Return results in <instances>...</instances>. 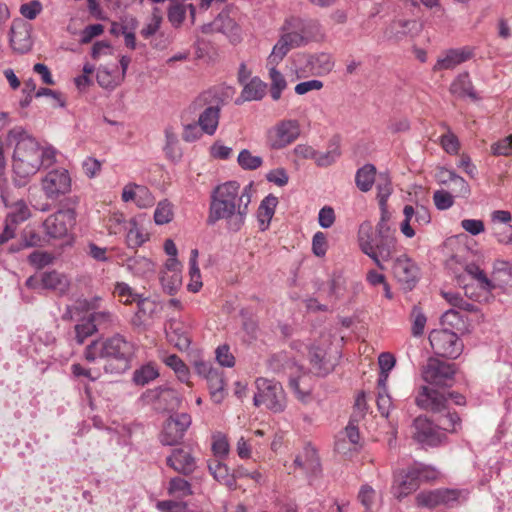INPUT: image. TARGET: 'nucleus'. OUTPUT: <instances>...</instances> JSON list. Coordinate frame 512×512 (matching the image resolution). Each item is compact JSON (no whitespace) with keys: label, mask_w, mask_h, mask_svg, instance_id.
<instances>
[{"label":"nucleus","mask_w":512,"mask_h":512,"mask_svg":"<svg viewBox=\"0 0 512 512\" xmlns=\"http://www.w3.org/2000/svg\"><path fill=\"white\" fill-rule=\"evenodd\" d=\"M413 438L423 447H436L442 444L446 435L427 418L419 416L413 421Z\"/></svg>","instance_id":"14"},{"label":"nucleus","mask_w":512,"mask_h":512,"mask_svg":"<svg viewBox=\"0 0 512 512\" xmlns=\"http://www.w3.org/2000/svg\"><path fill=\"white\" fill-rule=\"evenodd\" d=\"M30 217V210L23 200H18L11 206V211L7 214L6 219L12 224L18 225L26 221Z\"/></svg>","instance_id":"42"},{"label":"nucleus","mask_w":512,"mask_h":512,"mask_svg":"<svg viewBox=\"0 0 512 512\" xmlns=\"http://www.w3.org/2000/svg\"><path fill=\"white\" fill-rule=\"evenodd\" d=\"M75 340L77 344L82 345L85 340L94 335L98 330L90 315L83 317L74 327Z\"/></svg>","instance_id":"37"},{"label":"nucleus","mask_w":512,"mask_h":512,"mask_svg":"<svg viewBox=\"0 0 512 512\" xmlns=\"http://www.w3.org/2000/svg\"><path fill=\"white\" fill-rule=\"evenodd\" d=\"M166 336L176 348L181 351L187 350L191 340L188 336L187 328L181 322L171 320L165 328Z\"/></svg>","instance_id":"23"},{"label":"nucleus","mask_w":512,"mask_h":512,"mask_svg":"<svg viewBox=\"0 0 512 512\" xmlns=\"http://www.w3.org/2000/svg\"><path fill=\"white\" fill-rule=\"evenodd\" d=\"M97 330L109 329L119 324L118 317L108 310L94 311L89 314Z\"/></svg>","instance_id":"38"},{"label":"nucleus","mask_w":512,"mask_h":512,"mask_svg":"<svg viewBox=\"0 0 512 512\" xmlns=\"http://www.w3.org/2000/svg\"><path fill=\"white\" fill-rule=\"evenodd\" d=\"M450 92L460 98L468 97L472 101H478L480 97L474 90L472 81L467 72L459 74L450 85Z\"/></svg>","instance_id":"25"},{"label":"nucleus","mask_w":512,"mask_h":512,"mask_svg":"<svg viewBox=\"0 0 512 512\" xmlns=\"http://www.w3.org/2000/svg\"><path fill=\"white\" fill-rule=\"evenodd\" d=\"M208 470L217 482L227 486L229 490H236L235 470L230 473L228 466L220 460L210 461L208 463Z\"/></svg>","instance_id":"24"},{"label":"nucleus","mask_w":512,"mask_h":512,"mask_svg":"<svg viewBox=\"0 0 512 512\" xmlns=\"http://www.w3.org/2000/svg\"><path fill=\"white\" fill-rule=\"evenodd\" d=\"M300 132V124L297 120H281L267 130V145L274 150L283 149L293 143L300 136Z\"/></svg>","instance_id":"7"},{"label":"nucleus","mask_w":512,"mask_h":512,"mask_svg":"<svg viewBox=\"0 0 512 512\" xmlns=\"http://www.w3.org/2000/svg\"><path fill=\"white\" fill-rule=\"evenodd\" d=\"M466 272L476 279L483 289L490 290L494 286L491 281L487 278L486 274L479 266L475 264H469L466 267Z\"/></svg>","instance_id":"61"},{"label":"nucleus","mask_w":512,"mask_h":512,"mask_svg":"<svg viewBox=\"0 0 512 512\" xmlns=\"http://www.w3.org/2000/svg\"><path fill=\"white\" fill-rule=\"evenodd\" d=\"M251 202L250 186L241 190L236 181L217 185L211 192L207 224L225 220L230 231H239L245 223Z\"/></svg>","instance_id":"1"},{"label":"nucleus","mask_w":512,"mask_h":512,"mask_svg":"<svg viewBox=\"0 0 512 512\" xmlns=\"http://www.w3.org/2000/svg\"><path fill=\"white\" fill-rule=\"evenodd\" d=\"M416 475H418L417 471H413L411 467L405 473H401L396 476L392 486V493L394 497L398 500H402L409 494L416 491L420 486Z\"/></svg>","instance_id":"21"},{"label":"nucleus","mask_w":512,"mask_h":512,"mask_svg":"<svg viewBox=\"0 0 512 512\" xmlns=\"http://www.w3.org/2000/svg\"><path fill=\"white\" fill-rule=\"evenodd\" d=\"M306 43L300 32L290 26V18L281 27V36L268 57L269 64H279L291 49L304 47Z\"/></svg>","instance_id":"8"},{"label":"nucleus","mask_w":512,"mask_h":512,"mask_svg":"<svg viewBox=\"0 0 512 512\" xmlns=\"http://www.w3.org/2000/svg\"><path fill=\"white\" fill-rule=\"evenodd\" d=\"M307 65L315 75H325L332 71L334 61L330 54L325 52L309 55Z\"/></svg>","instance_id":"31"},{"label":"nucleus","mask_w":512,"mask_h":512,"mask_svg":"<svg viewBox=\"0 0 512 512\" xmlns=\"http://www.w3.org/2000/svg\"><path fill=\"white\" fill-rule=\"evenodd\" d=\"M309 359L313 372L318 376H325L334 368V364L326 357V351L318 346L310 347Z\"/></svg>","instance_id":"26"},{"label":"nucleus","mask_w":512,"mask_h":512,"mask_svg":"<svg viewBox=\"0 0 512 512\" xmlns=\"http://www.w3.org/2000/svg\"><path fill=\"white\" fill-rule=\"evenodd\" d=\"M160 281L164 291L169 295H174L182 283L181 273L162 272Z\"/></svg>","instance_id":"46"},{"label":"nucleus","mask_w":512,"mask_h":512,"mask_svg":"<svg viewBox=\"0 0 512 512\" xmlns=\"http://www.w3.org/2000/svg\"><path fill=\"white\" fill-rule=\"evenodd\" d=\"M72 180L65 168L49 170L41 179V188L47 199L56 200L71 191Z\"/></svg>","instance_id":"9"},{"label":"nucleus","mask_w":512,"mask_h":512,"mask_svg":"<svg viewBox=\"0 0 512 512\" xmlns=\"http://www.w3.org/2000/svg\"><path fill=\"white\" fill-rule=\"evenodd\" d=\"M9 42L12 50L25 54L32 49L31 26L22 19H14L10 28Z\"/></svg>","instance_id":"16"},{"label":"nucleus","mask_w":512,"mask_h":512,"mask_svg":"<svg viewBox=\"0 0 512 512\" xmlns=\"http://www.w3.org/2000/svg\"><path fill=\"white\" fill-rule=\"evenodd\" d=\"M455 374L454 365L429 358L422 368V377L425 382L436 386H450Z\"/></svg>","instance_id":"13"},{"label":"nucleus","mask_w":512,"mask_h":512,"mask_svg":"<svg viewBox=\"0 0 512 512\" xmlns=\"http://www.w3.org/2000/svg\"><path fill=\"white\" fill-rule=\"evenodd\" d=\"M392 272L405 290H412L419 280V268L407 254L393 259Z\"/></svg>","instance_id":"15"},{"label":"nucleus","mask_w":512,"mask_h":512,"mask_svg":"<svg viewBox=\"0 0 512 512\" xmlns=\"http://www.w3.org/2000/svg\"><path fill=\"white\" fill-rule=\"evenodd\" d=\"M277 204L278 198L272 194H269L261 201L257 211V219L261 231H265L269 227Z\"/></svg>","instance_id":"29"},{"label":"nucleus","mask_w":512,"mask_h":512,"mask_svg":"<svg viewBox=\"0 0 512 512\" xmlns=\"http://www.w3.org/2000/svg\"><path fill=\"white\" fill-rule=\"evenodd\" d=\"M155 199L149 189L138 185L135 203L140 208H148L154 205Z\"/></svg>","instance_id":"63"},{"label":"nucleus","mask_w":512,"mask_h":512,"mask_svg":"<svg viewBox=\"0 0 512 512\" xmlns=\"http://www.w3.org/2000/svg\"><path fill=\"white\" fill-rule=\"evenodd\" d=\"M290 26L300 32V35L304 37L306 45L311 41H317L324 38L322 26L319 21L315 19L291 17Z\"/></svg>","instance_id":"20"},{"label":"nucleus","mask_w":512,"mask_h":512,"mask_svg":"<svg viewBox=\"0 0 512 512\" xmlns=\"http://www.w3.org/2000/svg\"><path fill=\"white\" fill-rule=\"evenodd\" d=\"M429 342L435 354L445 358L456 359L463 351L462 341L448 328L432 330Z\"/></svg>","instance_id":"6"},{"label":"nucleus","mask_w":512,"mask_h":512,"mask_svg":"<svg viewBox=\"0 0 512 512\" xmlns=\"http://www.w3.org/2000/svg\"><path fill=\"white\" fill-rule=\"evenodd\" d=\"M124 267L133 275L138 277H149L154 273L153 262L140 255L130 257L126 260Z\"/></svg>","instance_id":"30"},{"label":"nucleus","mask_w":512,"mask_h":512,"mask_svg":"<svg viewBox=\"0 0 512 512\" xmlns=\"http://www.w3.org/2000/svg\"><path fill=\"white\" fill-rule=\"evenodd\" d=\"M412 317H413V324H412V335L414 337H419L423 334L424 328L427 322V318L422 312V310L414 306L412 309Z\"/></svg>","instance_id":"58"},{"label":"nucleus","mask_w":512,"mask_h":512,"mask_svg":"<svg viewBox=\"0 0 512 512\" xmlns=\"http://www.w3.org/2000/svg\"><path fill=\"white\" fill-rule=\"evenodd\" d=\"M237 162L244 170H256L263 164L260 156L253 155L250 150L243 149L238 154Z\"/></svg>","instance_id":"44"},{"label":"nucleus","mask_w":512,"mask_h":512,"mask_svg":"<svg viewBox=\"0 0 512 512\" xmlns=\"http://www.w3.org/2000/svg\"><path fill=\"white\" fill-rule=\"evenodd\" d=\"M419 31L420 24L416 20L408 19L394 20L388 28L390 37H393L396 40H401L407 35H417Z\"/></svg>","instance_id":"27"},{"label":"nucleus","mask_w":512,"mask_h":512,"mask_svg":"<svg viewBox=\"0 0 512 512\" xmlns=\"http://www.w3.org/2000/svg\"><path fill=\"white\" fill-rule=\"evenodd\" d=\"M347 290V280L340 273H334L329 282V297L340 299L345 295Z\"/></svg>","instance_id":"45"},{"label":"nucleus","mask_w":512,"mask_h":512,"mask_svg":"<svg viewBox=\"0 0 512 512\" xmlns=\"http://www.w3.org/2000/svg\"><path fill=\"white\" fill-rule=\"evenodd\" d=\"M418 407L441 413L446 409L447 398L435 389L422 386L415 398Z\"/></svg>","instance_id":"19"},{"label":"nucleus","mask_w":512,"mask_h":512,"mask_svg":"<svg viewBox=\"0 0 512 512\" xmlns=\"http://www.w3.org/2000/svg\"><path fill=\"white\" fill-rule=\"evenodd\" d=\"M473 55L470 48L450 49L442 57H439L433 70H450L469 60Z\"/></svg>","instance_id":"22"},{"label":"nucleus","mask_w":512,"mask_h":512,"mask_svg":"<svg viewBox=\"0 0 512 512\" xmlns=\"http://www.w3.org/2000/svg\"><path fill=\"white\" fill-rule=\"evenodd\" d=\"M377 199L379 206H383L387 203L388 198L392 193L391 180L387 174H380L377 180Z\"/></svg>","instance_id":"47"},{"label":"nucleus","mask_w":512,"mask_h":512,"mask_svg":"<svg viewBox=\"0 0 512 512\" xmlns=\"http://www.w3.org/2000/svg\"><path fill=\"white\" fill-rule=\"evenodd\" d=\"M295 363L286 353H278L273 355L269 360V369L275 373L285 372L291 369Z\"/></svg>","instance_id":"49"},{"label":"nucleus","mask_w":512,"mask_h":512,"mask_svg":"<svg viewBox=\"0 0 512 512\" xmlns=\"http://www.w3.org/2000/svg\"><path fill=\"white\" fill-rule=\"evenodd\" d=\"M41 284L44 289L57 290L61 293L66 292L69 287L67 278L57 271L43 273L41 276Z\"/></svg>","instance_id":"33"},{"label":"nucleus","mask_w":512,"mask_h":512,"mask_svg":"<svg viewBox=\"0 0 512 512\" xmlns=\"http://www.w3.org/2000/svg\"><path fill=\"white\" fill-rule=\"evenodd\" d=\"M192 423L187 413H174L164 423L159 440L164 446H175L181 443L185 432Z\"/></svg>","instance_id":"11"},{"label":"nucleus","mask_w":512,"mask_h":512,"mask_svg":"<svg viewBox=\"0 0 512 512\" xmlns=\"http://www.w3.org/2000/svg\"><path fill=\"white\" fill-rule=\"evenodd\" d=\"M211 96L212 93L207 91L202 93L196 101V104L199 106L207 104V107L199 115L198 125L201 130L208 135L215 134L221 111L220 100L215 99L214 101H210Z\"/></svg>","instance_id":"12"},{"label":"nucleus","mask_w":512,"mask_h":512,"mask_svg":"<svg viewBox=\"0 0 512 512\" xmlns=\"http://www.w3.org/2000/svg\"><path fill=\"white\" fill-rule=\"evenodd\" d=\"M165 138H166V144H165L164 150H165L166 156L173 161L179 160L181 157V153L178 148L177 135L170 128H167L165 130Z\"/></svg>","instance_id":"48"},{"label":"nucleus","mask_w":512,"mask_h":512,"mask_svg":"<svg viewBox=\"0 0 512 512\" xmlns=\"http://www.w3.org/2000/svg\"><path fill=\"white\" fill-rule=\"evenodd\" d=\"M257 392L253 401L255 406L265 405L269 410L279 413L286 408V396L280 382L260 377L255 382Z\"/></svg>","instance_id":"5"},{"label":"nucleus","mask_w":512,"mask_h":512,"mask_svg":"<svg viewBox=\"0 0 512 512\" xmlns=\"http://www.w3.org/2000/svg\"><path fill=\"white\" fill-rule=\"evenodd\" d=\"M449 173V180L452 191L457 197H466L470 193V187L466 180L456 174L454 171H447Z\"/></svg>","instance_id":"51"},{"label":"nucleus","mask_w":512,"mask_h":512,"mask_svg":"<svg viewBox=\"0 0 512 512\" xmlns=\"http://www.w3.org/2000/svg\"><path fill=\"white\" fill-rule=\"evenodd\" d=\"M168 493L176 498H185L193 494L191 484L179 476L173 477L169 481Z\"/></svg>","instance_id":"39"},{"label":"nucleus","mask_w":512,"mask_h":512,"mask_svg":"<svg viewBox=\"0 0 512 512\" xmlns=\"http://www.w3.org/2000/svg\"><path fill=\"white\" fill-rule=\"evenodd\" d=\"M269 78L271 81L270 84V94L274 101H277L280 99L282 92L287 87V82L284 77V75L277 70L276 66L278 64H269Z\"/></svg>","instance_id":"36"},{"label":"nucleus","mask_w":512,"mask_h":512,"mask_svg":"<svg viewBox=\"0 0 512 512\" xmlns=\"http://www.w3.org/2000/svg\"><path fill=\"white\" fill-rule=\"evenodd\" d=\"M166 464L184 476L193 474L198 467L197 459L192 454L191 449L185 447L174 448L166 458Z\"/></svg>","instance_id":"17"},{"label":"nucleus","mask_w":512,"mask_h":512,"mask_svg":"<svg viewBox=\"0 0 512 512\" xmlns=\"http://www.w3.org/2000/svg\"><path fill=\"white\" fill-rule=\"evenodd\" d=\"M186 15V7L182 3H175L170 5L167 11V17L169 22L174 26H180Z\"/></svg>","instance_id":"55"},{"label":"nucleus","mask_w":512,"mask_h":512,"mask_svg":"<svg viewBox=\"0 0 512 512\" xmlns=\"http://www.w3.org/2000/svg\"><path fill=\"white\" fill-rule=\"evenodd\" d=\"M376 497L375 490L368 484L362 485L359 493L358 499L361 504L365 507L366 512L372 508Z\"/></svg>","instance_id":"62"},{"label":"nucleus","mask_w":512,"mask_h":512,"mask_svg":"<svg viewBox=\"0 0 512 512\" xmlns=\"http://www.w3.org/2000/svg\"><path fill=\"white\" fill-rule=\"evenodd\" d=\"M164 362L167 366L174 370L181 382L188 383L190 377L189 368L180 357H178L176 354H171L165 358Z\"/></svg>","instance_id":"40"},{"label":"nucleus","mask_w":512,"mask_h":512,"mask_svg":"<svg viewBox=\"0 0 512 512\" xmlns=\"http://www.w3.org/2000/svg\"><path fill=\"white\" fill-rule=\"evenodd\" d=\"M358 243L360 250L381 270L385 269L384 262L393 261L398 248L395 236L374 237L373 226L368 221L359 226Z\"/></svg>","instance_id":"4"},{"label":"nucleus","mask_w":512,"mask_h":512,"mask_svg":"<svg viewBox=\"0 0 512 512\" xmlns=\"http://www.w3.org/2000/svg\"><path fill=\"white\" fill-rule=\"evenodd\" d=\"M76 212L73 209L59 210L49 215L42 223V229L47 241L63 239L75 225Z\"/></svg>","instance_id":"10"},{"label":"nucleus","mask_w":512,"mask_h":512,"mask_svg":"<svg viewBox=\"0 0 512 512\" xmlns=\"http://www.w3.org/2000/svg\"><path fill=\"white\" fill-rule=\"evenodd\" d=\"M206 380L208 383L212 401L216 404H220L225 397V382L223 372L217 369L215 370V372H212V374L208 376Z\"/></svg>","instance_id":"32"},{"label":"nucleus","mask_w":512,"mask_h":512,"mask_svg":"<svg viewBox=\"0 0 512 512\" xmlns=\"http://www.w3.org/2000/svg\"><path fill=\"white\" fill-rule=\"evenodd\" d=\"M340 156V150L337 145L333 144L328 151L323 153L316 152L315 162L318 166H329L334 163Z\"/></svg>","instance_id":"57"},{"label":"nucleus","mask_w":512,"mask_h":512,"mask_svg":"<svg viewBox=\"0 0 512 512\" xmlns=\"http://www.w3.org/2000/svg\"><path fill=\"white\" fill-rule=\"evenodd\" d=\"M495 156H510L512 154V135L504 137L491 145Z\"/></svg>","instance_id":"59"},{"label":"nucleus","mask_w":512,"mask_h":512,"mask_svg":"<svg viewBox=\"0 0 512 512\" xmlns=\"http://www.w3.org/2000/svg\"><path fill=\"white\" fill-rule=\"evenodd\" d=\"M45 242H48L45 236L42 237L35 231H28L24 234L21 244L18 247L12 245L9 250L10 252H17L22 248L43 246Z\"/></svg>","instance_id":"50"},{"label":"nucleus","mask_w":512,"mask_h":512,"mask_svg":"<svg viewBox=\"0 0 512 512\" xmlns=\"http://www.w3.org/2000/svg\"><path fill=\"white\" fill-rule=\"evenodd\" d=\"M135 351V344L117 333L102 341H92L86 347L84 357L89 362L98 358L112 359L118 363L117 372H123L130 367Z\"/></svg>","instance_id":"3"},{"label":"nucleus","mask_w":512,"mask_h":512,"mask_svg":"<svg viewBox=\"0 0 512 512\" xmlns=\"http://www.w3.org/2000/svg\"><path fill=\"white\" fill-rule=\"evenodd\" d=\"M267 84L259 77H253L243 84L240 99L246 101H259L266 95Z\"/></svg>","instance_id":"28"},{"label":"nucleus","mask_w":512,"mask_h":512,"mask_svg":"<svg viewBox=\"0 0 512 512\" xmlns=\"http://www.w3.org/2000/svg\"><path fill=\"white\" fill-rule=\"evenodd\" d=\"M375 176V166L373 164H365L356 172L355 183L357 188L362 192H368L375 182Z\"/></svg>","instance_id":"34"},{"label":"nucleus","mask_w":512,"mask_h":512,"mask_svg":"<svg viewBox=\"0 0 512 512\" xmlns=\"http://www.w3.org/2000/svg\"><path fill=\"white\" fill-rule=\"evenodd\" d=\"M459 493L456 490L436 489L427 492H420L416 496L419 506L434 508L439 505L450 506L457 501Z\"/></svg>","instance_id":"18"},{"label":"nucleus","mask_w":512,"mask_h":512,"mask_svg":"<svg viewBox=\"0 0 512 512\" xmlns=\"http://www.w3.org/2000/svg\"><path fill=\"white\" fill-rule=\"evenodd\" d=\"M54 257L45 251H34L28 256L29 263L37 269H41L51 264Z\"/></svg>","instance_id":"60"},{"label":"nucleus","mask_w":512,"mask_h":512,"mask_svg":"<svg viewBox=\"0 0 512 512\" xmlns=\"http://www.w3.org/2000/svg\"><path fill=\"white\" fill-rule=\"evenodd\" d=\"M162 23V16L158 8H153L150 21L142 28L141 35L148 39L153 36L160 28Z\"/></svg>","instance_id":"54"},{"label":"nucleus","mask_w":512,"mask_h":512,"mask_svg":"<svg viewBox=\"0 0 512 512\" xmlns=\"http://www.w3.org/2000/svg\"><path fill=\"white\" fill-rule=\"evenodd\" d=\"M9 145H15L13 153V170L15 184L24 186L28 179L41 168V146L24 128L16 126L7 135Z\"/></svg>","instance_id":"2"},{"label":"nucleus","mask_w":512,"mask_h":512,"mask_svg":"<svg viewBox=\"0 0 512 512\" xmlns=\"http://www.w3.org/2000/svg\"><path fill=\"white\" fill-rule=\"evenodd\" d=\"M404 220L400 225L401 232L407 237L412 238L415 235L414 225L415 207L406 205L403 209Z\"/></svg>","instance_id":"53"},{"label":"nucleus","mask_w":512,"mask_h":512,"mask_svg":"<svg viewBox=\"0 0 512 512\" xmlns=\"http://www.w3.org/2000/svg\"><path fill=\"white\" fill-rule=\"evenodd\" d=\"M172 205L167 200L158 203L154 212V221L158 225L167 224L172 220Z\"/></svg>","instance_id":"52"},{"label":"nucleus","mask_w":512,"mask_h":512,"mask_svg":"<svg viewBox=\"0 0 512 512\" xmlns=\"http://www.w3.org/2000/svg\"><path fill=\"white\" fill-rule=\"evenodd\" d=\"M214 30L227 35L228 37L237 36L239 30L237 24L228 15H219L213 22Z\"/></svg>","instance_id":"41"},{"label":"nucleus","mask_w":512,"mask_h":512,"mask_svg":"<svg viewBox=\"0 0 512 512\" xmlns=\"http://www.w3.org/2000/svg\"><path fill=\"white\" fill-rule=\"evenodd\" d=\"M433 201L438 210H447L454 204L453 196L445 190L435 191Z\"/></svg>","instance_id":"64"},{"label":"nucleus","mask_w":512,"mask_h":512,"mask_svg":"<svg viewBox=\"0 0 512 512\" xmlns=\"http://www.w3.org/2000/svg\"><path fill=\"white\" fill-rule=\"evenodd\" d=\"M114 292L123 299V303L126 305L136 302L141 295L134 292V290L124 282L116 283Z\"/></svg>","instance_id":"56"},{"label":"nucleus","mask_w":512,"mask_h":512,"mask_svg":"<svg viewBox=\"0 0 512 512\" xmlns=\"http://www.w3.org/2000/svg\"><path fill=\"white\" fill-rule=\"evenodd\" d=\"M159 377V370L153 363H146L133 372L132 381L137 386H145Z\"/></svg>","instance_id":"35"},{"label":"nucleus","mask_w":512,"mask_h":512,"mask_svg":"<svg viewBox=\"0 0 512 512\" xmlns=\"http://www.w3.org/2000/svg\"><path fill=\"white\" fill-rule=\"evenodd\" d=\"M125 229L127 230L126 242L130 248L140 247L145 242V237L138 228L135 219L129 220Z\"/></svg>","instance_id":"43"}]
</instances>
